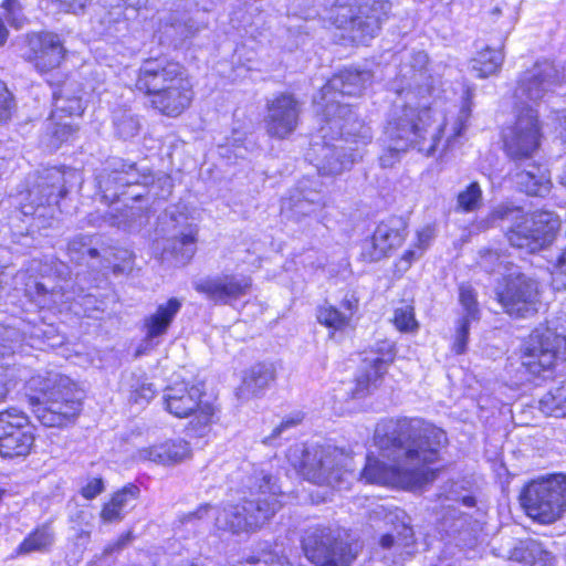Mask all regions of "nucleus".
Returning a JSON list of instances; mask_svg holds the SVG:
<instances>
[{
  "label": "nucleus",
  "mask_w": 566,
  "mask_h": 566,
  "mask_svg": "<svg viewBox=\"0 0 566 566\" xmlns=\"http://www.w3.org/2000/svg\"><path fill=\"white\" fill-rule=\"evenodd\" d=\"M18 385L15 368L8 364H0V403L4 402Z\"/></svg>",
  "instance_id": "nucleus-38"
},
{
  "label": "nucleus",
  "mask_w": 566,
  "mask_h": 566,
  "mask_svg": "<svg viewBox=\"0 0 566 566\" xmlns=\"http://www.w3.org/2000/svg\"><path fill=\"white\" fill-rule=\"evenodd\" d=\"M84 112L85 104L82 97L77 95H70L62 99V104L53 111L51 116L57 120H62L64 118L82 117ZM77 125L56 122L54 123L52 135L60 140H66L69 137L77 133Z\"/></svg>",
  "instance_id": "nucleus-25"
},
{
  "label": "nucleus",
  "mask_w": 566,
  "mask_h": 566,
  "mask_svg": "<svg viewBox=\"0 0 566 566\" xmlns=\"http://www.w3.org/2000/svg\"><path fill=\"white\" fill-rule=\"evenodd\" d=\"M506 256L507 253L504 251L486 248L480 251V263L485 272L494 273L501 269L507 268L505 262Z\"/></svg>",
  "instance_id": "nucleus-36"
},
{
  "label": "nucleus",
  "mask_w": 566,
  "mask_h": 566,
  "mask_svg": "<svg viewBox=\"0 0 566 566\" xmlns=\"http://www.w3.org/2000/svg\"><path fill=\"white\" fill-rule=\"evenodd\" d=\"M181 307L182 301L175 296L158 304L155 311L144 318L145 337L154 339L167 334Z\"/></svg>",
  "instance_id": "nucleus-23"
},
{
  "label": "nucleus",
  "mask_w": 566,
  "mask_h": 566,
  "mask_svg": "<svg viewBox=\"0 0 566 566\" xmlns=\"http://www.w3.org/2000/svg\"><path fill=\"white\" fill-rule=\"evenodd\" d=\"M391 323L400 333H416L419 329V323L416 318L413 302L400 300V305L394 310Z\"/></svg>",
  "instance_id": "nucleus-33"
},
{
  "label": "nucleus",
  "mask_w": 566,
  "mask_h": 566,
  "mask_svg": "<svg viewBox=\"0 0 566 566\" xmlns=\"http://www.w3.org/2000/svg\"><path fill=\"white\" fill-rule=\"evenodd\" d=\"M298 473L304 480L316 485L329 484L334 475L331 457L304 458L298 465Z\"/></svg>",
  "instance_id": "nucleus-30"
},
{
  "label": "nucleus",
  "mask_w": 566,
  "mask_h": 566,
  "mask_svg": "<svg viewBox=\"0 0 566 566\" xmlns=\"http://www.w3.org/2000/svg\"><path fill=\"white\" fill-rule=\"evenodd\" d=\"M421 254H418V250L413 247L411 249H407L403 251V253L399 256V259L395 262V268L399 272H406L408 271L413 262L420 256Z\"/></svg>",
  "instance_id": "nucleus-47"
},
{
  "label": "nucleus",
  "mask_w": 566,
  "mask_h": 566,
  "mask_svg": "<svg viewBox=\"0 0 566 566\" xmlns=\"http://www.w3.org/2000/svg\"><path fill=\"white\" fill-rule=\"evenodd\" d=\"M157 389L154 384L139 381L133 386L129 392V400L133 403H148L155 398Z\"/></svg>",
  "instance_id": "nucleus-41"
},
{
  "label": "nucleus",
  "mask_w": 566,
  "mask_h": 566,
  "mask_svg": "<svg viewBox=\"0 0 566 566\" xmlns=\"http://www.w3.org/2000/svg\"><path fill=\"white\" fill-rule=\"evenodd\" d=\"M402 528H403V531L407 533V535H406V536L411 538V541H410V542H406V545H408V544H410V543H413V538H412V537H413V532H412V528H411V527H409V526H407V525H402Z\"/></svg>",
  "instance_id": "nucleus-56"
},
{
  "label": "nucleus",
  "mask_w": 566,
  "mask_h": 566,
  "mask_svg": "<svg viewBox=\"0 0 566 566\" xmlns=\"http://www.w3.org/2000/svg\"><path fill=\"white\" fill-rule=\"evenodd\" d=\"M163 408L172 418L187 419L185 431L195 439L207 437L222 418L219 398L208 392L203 381L181 379L166 386Z\"/></svg>",
  "instance_id": "nucleus-5"
},
{
  "label": "nucleus",
  "mask_w": 566,
  "mask_h": 566,
  "mask_svg": "<svg viewBox=\"0 0 566 566\" xmlns=\"http://www.w3.org/2000/svg\"><path fill=\"white\" fill-rule=\"evenodd\" d=\"M142 198H143V196H142V195H137V196H134V197H133V200L138 201V200H140Z\"/></svg>",
  "instance_id": "nucleus-60"
},
{
  "label": "nucleus",
  "mask_w": 566,
  "mask_h": 566,
  "mask_svg": "<svg viewBox=\"0 0 566 566\" xmlns=\"http://www.w3.org/2000/svg\"><path fill=\"white\" fill-rule=\"evenodd\" d=\"M459 303L461 304L464 315L461 318L478 322L481 317L478 294L469 284L459 285Z\"/></svg>",
  "instance_id": "nucleus-34"
},
{
  "label": "nucleus",
  "mask_w": 566,
  "mask_h": 566,
  "mask_svg": "<svg viewBox=\"0 0 566 566\" xmlns=\"http://www.w3.org/2000/svg\"><path fill=\"white\" fill-rule=\"evenodd\" d=\"M209 507H210L209 504H203V505L198 506L193 512H190L187 515V520L200 518L201 517V512L202 511H208Z\"/></svg>",
  "instance_id": "nucleus-53"
},
{
  "label": "nucleus",
  "mask_w": 566,
  "mask_h": 566,
  "mask_svg": "<svg viewBox=\"0 0 566 566\" xmlns=\"http://www.w3.org/2000/svg\"><path fill=\"white\" fill-rule=\"evenodd\" d=\"M153 182L154 175L150 170H139L135 161L118 159L112 167L107 168L103 175L102 199L111 205L118 201L124 195V191H114L108 195V191L112 189H124L129 186L148 187L153 185Z\"/></svg>",
  "instance_id": "nucleus-20"
},
{
  "label": "nucleus",
  "mask_w": 566,
  "mask_h": 566,
  "mask_svg": "<svg viewBox=\"0 0 566 566\" xmlns=\"http://www.w3.org/2000/svg\"><path fill=\"white\" fill-rule=\"evenodd\" d=\"M548 73L544 70H539L537 72L527 75L525 80L521 81L520 85L523 87V91L528 92L532 88H539L546 83L548 78Z\"/></svg>",
  "instance_id": "nucleus-45"
},
{
  "label": "nucleus",
  "mask_w": 566,
  "mask_h": 566,
  "mask_svg": "<svg viewBox=\"0 0 566 566\" xmlns=\"http://www.w3.org/2000/svg\"><path fill=\"white\" fill-rule=\"evenodd\" d=\"M360 297L354 290L347 291L340 301V308L334 304L324 303L316 307V322L327 328L331 334L352 327L353 317L357 314Z\"/></svg>",
  "instance_id": "nucleus-21"
},
{
  "label": "nucleus",
  "mask_w": 566,
  "mask_h": 566,
  "mask_svg": "<svg viewBox=\"0 0 566 566\" xmlns=\"http://www.w3.org/2000/svg\"><path fill=\"white\" fill-rule=\"evenodd\" d=\"M191 455L190 443L181 438L167 439L139 450V457L144 461L166 467L179 464Z\"/></svg>",
  "instance_id": "nucleus-22"
},
{
  "label": "nucleus",
  "mask_w": 566,
  "mask_h": 566,
  "mask_svg": "<svg viewBox=\"0 0 566 566\" xmlns=\"http://www.w3.org/2000/svg\"><path fill=\"white\" fill-rule=\"evenodd\" d=\"M403 228L389 221H380L374 231L360 240L358 260L363 263H377L390 258L406 241Z\"/></svg>",
  "instance_id": "nucleus-18"
},
{
  "label": "nucleus",
  "mask_w": 566,
  "mask_h": 566,
  "mask_svg": "<svg viewBox=\"0 0 566 566\" xmlns=\"http://www.w3.org/2000/svg\"><path fill=\"white\" fill-rule=\"evenodd\" d=\"M455 210L461 213H471L482 207L483 190L476 180L471 181L464 189L458 192Z\"/></svg>",
  "instance_id": "nucleus-32"
},
{
  "label": "nucleus",
  "mask_w": 566,
  "mask_h": 566,
  "mask_svg": "<svg viewBox=\"0 0 566 566\" xmlns=\"http://www.w3.org/2000/svg\"><path fill=\"white\" fill-rule=\"evenodd\" d=\"M530 168L515 172L517 190L528 197H545L553 187L549 171L539 163H532Z\"/></svg>",
  "instance_id": "nucleus-24"
},
{
  "label": "nucleus",
  "mask_w": 566,
  "mask_h": 566,
  "mask_svg": "<svg viewBox=\"0 0 566 566\" xmlns=\"http://www.w3.org/2000/svg\"><path fill=\"white\" fill-rule=\"evenodd\" d=\"M80 537H85V538H88L90 537V532H84L82 531L80 534H78Z\"/></svg>",
  "instance_id": "nucleus-59"
},
{
  "label": "nucleus",
  "mask_w": 566,
  "mask_h": 566,
  "mask_svg": "<svg viewBox=\"0 0 566 566\" xmlns=\"http://www.w3.org/2000/svg\"><path fill=\"white\" fill-rule=\"evenodd\" d=\"M135 538L134 533L132 530H127L124 533H122L116 539L108 543L104 549L103 553L105 555H111L113 553L120 552L123 548H125L133 539Z\"/></svg>",
  "instance_id": "nucleus-44"
},
{
  "label": "nucleus",
  "mask_w": 566,
  "mask_h": 566,
  "mask_svg": "<svg viewBox=\"0 0 566 566\" xmlns=\"http://www.w3.org/2000/svg\"><path fill=\"white\" fill-rule=\"evenodd\" d=\"M22 60L40 75L59 70L67 59V49L54 31H29L22 38Z\"/></svg>",
  "instance_id": "nucleus-15"
},
{
  "label": "nucleus",
  "mask_w": 566,
  "mask_h": 566,
  "mask_svg": "<svg viewBox=\"0 0 566 566\" xmlns=\"http://www.w3.org/2000/svg\"><path fill=\"white\" fill-rule=\"evenodd\" d=\"M0 9L10 27L15 30L21 29L28 21L24 15V6L22 0H1Z\"/></svg>",
  "instance_id": "nucleus-35"
},
{
  "label": "nucleus",
  "mask_w": 566,
  "mask_h": 566,
  "mask_svg": "<svg viewBox=\"0 0 566 566\" xmlns=\"http://www.w3.org/2000/svg\"><path fill=\"white\" fill-rule=\"evenodd\" d=\"M66 193H67V189H66L64 186H62V187L59 189V191H57L56 199H55L54 203H55L56 206H59V205H60V201H61V200L66 196Z\"/></svg>",
  "instance_id": "nucleus-55"
},
{
  "label": "nucleus",
  "mask_w": 566,
  "mask_h": 566,
  "mask_svg": "<svg viewBox=\"0 0 566 566\" xmlns=\"http://www.w3.org/2000/svg\"><path fill=\"white\" fill-rule=\"evenodd\" d=\"M301 547L313 566H350L361 551L357 539L344 538L326 526L307 531Z\"/></svg>",
  "instance_id": "nucleus-11"
},
{
  "label": "nucleus",
  "mask_w": 566,
  "mask_h": 566,
  "mask_svg": "<svg viewBox=\"0 0 566 566\" xmlns=\"http://www.w3.org/2000/svg\"><path fill=\"white\" fill-rule=\"evenodd\" d=\"M253 287L250 275L223 273L206 277L195 284V290L214 304L228 305L247 296Z\"/></svg>",
  "instance_id": "nucleus-19"
},
{
  "label": "nucleus",
  "mask_w": 566,
  "mask_h": 566,
  "mask_svg": "<svg viewBox=\"0 0 566 566\" xmlns=\"http://www.w3.org/2000/svg\"><path fill=\"white\" fill-rule=\"evenodd\" d=\"M304 419L302 413L284 418L273 430L272 436H279L284 430L298 426Z\"/></svg>",
  "instance_id": "nucleus-48"
},
{
  "label": "nucleus",
  "mask_w": 566,
  "mask_h": 566,
  "mask_svg": "<svg viewBox=\"0 0 566 566\" xmlns=\"http://www.w3.org/2000/svg\"><path fill=\"white\" fill-rule=\"evenodd\" d=\"M396 146L385 148L378 157L379 166L384 169L392 168L398 164L402 155L410 149H415L411 145H408L407 140H400Z\"/></svg>",
  "instance_id": "nucleus-37"
},
{
  "label": "nucleus",
  "mask_w": 566,
  "mask_h": 566,
  "mask_svg": "<svg viewBox=\"0 0 566 566\" xmlns=\"http://www.w3.org/2000/svg\"><path fill=\"white\" fill-rule=\"evenodd\" d=\"M460 502H461V504H463L464 506H468V507H473L476 504V500L472 495L462 496Z\"/></svg>",
  "instance_id": "nucleus-54"
},
{
  "label": "nucleus",
  "mask_w": 566,
  "mask_h": 566,
  "mask_svg": "<svg viewBox=\"0 0 566 566\" xmlns=\"http://www.w3.org/2000/svg\"><path fill=\"white\" fill-rule=\"evenodd\" d=\"M264 127L272 139L291 137L301 123L302 103L293 93L280 92L265 104Z\"/></svg>",
  "instance_id": "nucleus-16"
},
{
  "label": "nucleus",
  "mask_w": 566,
  "mask_h": 566,
  "mask_svg": "<svg viewBox=\"0 0 566 566\" xmlns=\"http://www.w3.org/2000/svg\"><path fill=\"white\" fill-rule=\"evenodd\" d=\"M387 3V0H334L328 8V19L339 30L361 40L371 39L381 28Z\"/></svg>",
  "instance_id": "nucleus-10"
},
{
  "label": "nucleus",
  "mask_w": 566,
  "mask_h": 566,
  "mask_svg": "<svg viewBox=\"0 0 566 566\" xmlns=\"http://www.w3.org/2000/svg\"><path fill=\"white\" fill-rule=\"evenodd\" d=\"M553 279L558 282L562 289L566 290V247L556 259Z\"/></svg>",
  "instance_id": "nucleus-46"
},
{
  "label": "nucleus",
  "mask_w": 566,
  "mask_h": 566,
  "mask_svg": "<svg viewBox=\"0 0 566 566\" xmlns=\"http://www.w3.org/2000/svg\"><path fill=\"white\" fill-rule=\"evenodd\" d=\"M378 455L369 452L358 479L365 484L420 490L433 483L443 467H432L448 444L443 429L420 418H398L390 432L375 434Z\"/></svg>",
  "instance_id": "nucleus-1"
},
{
  "label": "nucleus",
  "mask_w": 566,
  "mask_h": 566,
  "mask_svg": "<svg viewBox=\"0 0 566 566\" xmlns=\"http://www.w3.org/2000/svg\"><path fill=\"white\" fill-rule=\"evenodd\" d=\"M129 91L147 109L168 119L186 115L196 102V83L187 66L166 53L143 59Z\"/></svg>",
  "instance_id": "nucleus-2"
},
{
  "label": "nucleus",
  "mask_w": 566,
  "mask_h": 566,
  "mask_svg": "<svg viewBox=\"0 0 566 566\" xmlns=\"http://www.w3.org/2000/svg\"><path fill=\"white\" fill-rule=\"evenodd\" d=\"M24 389L32 413L44 428H69L83 411V400L76 384L64 375L35 373L27 379Z\"/></svg>",
  "instance_id": "nucleus-3"
},
{
  "label": "nucleus",
  "mask_w": 566,
  "mask_h": 566,
  "mask_svg": "<svg viewBox=\"0 0 566 566\" xmlns=\"http://www.w3.org/2000/svg\"><path fill=\"white\" fill-rule=\"evenodd\" d=\"M378 543L381 548L390 549L395 544V536L390 533L382 534L379 537Z\"/></svg>",
  "instance_id": "nucleus-51"
},
{
  "label": "nucleus",
  "mask_w": 566,
  "mask_h": 566,
  "mask_svg": "<svg viewBox=\"0 0 566 566\" xmlns=\"http://www.w3.org/2000/svg\"><path fill=\"white\" fill-rule=\"evenodd\" d=\"M492 221L512 220L504 237L510 247L528 254L537 253L549 247L560 229V218L547 210L525 212L514 205L497 206L490 212Z\"/></svg>",
  "instance_id": "nucleus-6"
},
{
  "label": "nucleus",
  "mask_w": 566,
  "mask_h": 566,
  "mask_svg": "<svg viewBox=\"0 0 566 566\" xmlns=\"http://www.w3.org/2000/svg\"><path fill=\"white\" fill-rule=\"evenodd\" d=\"M87 254L91 256V258H97L99 255V252L97 249L95 248H90L87 250Z\"/></svg>",
  "instance_id": "nucleus-58"
},
{
  "label": "nucleus",
  "mask_w": 566,
  "mask_h": 566,
  "mask_svg": "<svg viewBox=\"0 0 566 566\" xmlns=\"http://www.w3.org/2000/svg\"><path fill=\"white\" fill-rule=\"evenodd\" d=\"M505 36L496 48L485 45L470 60L471 70L478 78H488L500 73L505 59Z\"/></svg>",
  "instance_id": "nucleus-27"
},
{
  "label": "nucleus",
  "mask_w": 566,
  "mask_h": 566,
  "mask_svg": "<svg viewBox=\"0 0 566 566\" xmlns=\"http://www.w3.org/2000/svg\"><path fill=\"white\" fill-rule=\"evenodd\" d=\"M276 380V370L273 364L258 361L247 368L242 376V385L253 395H260L270 388Z\"/></svg>",
  "instance_id": "nucleus-29"
},
{
  "label": "nucleus",
  "mask_w": 566,
  "mask_h": 566,
  "mask_svg": "<svg viewBox=\"0 0 566 566\" xmlns=\"http://www.w3.org/2000/svg\"><path fill=\"white\" fill-rule=\"evenodd\" d=\"M463 117L459 118L453 132L446 136L448 120L437 119V111L431 105H408L401 107V116L387 125L388 138L394 144L407 140L419 153L432 156L437 150H446L467 128L471 115L470 103L463 107Z\"/></svg>",
  "instance_id": "nucleus-4"
},
{
  "label": "nucleus",
  "mask_w": 566,
  "mask_h": 566,
  "mask_svg": "<svg viewBox=\"0 0 566 566\" xmlns=\"http://www.w3.org/2000/svg\"><path fill=\"white\" fill-rule=\"evenodd\" d=\"M367 72L355 67H343L335 72L321 88L324 104L321 114L325 123L334 120H347L353 115V106L338 102H329L335 94L348 97H357L366 90Z\"/></svg>",
  "instance_id": "nucleus-14"
},
{
  "label": "nucleus",
  "mask_w": 566,
  "mask_h": 566,
  "mask_svg": "<svg viewBox=\"0 0 566 566\" xmlns=\"http://www.w3.org/2000/svg\"><path fill=\"white\" fill-rule=\"evenodd\" d=\"M518 503L531 520L548 525L566 513V474L549 473L531 479L518 493Z\"/></svg>",
  "instance_id": "nucleus-8"
},
{
  "label": "nucleus",
  "mask_w": 566,
  "mask_h": 566,
  "mask_svg": "<svg viewBox=\"0 0 566 566\" xmlns=\"http://www.w3.org/2000/svg\"><path fill=\"white\" fill-rule=\"evenodd\" d=\"M515 355L525 379L542 385L553 380L566 363V335L548 326H536L521 338Z\"/></svg>",
  "instance_id": "nucleus-7"
},
{
  "label": "nucleus",
  "mask_w": 566,
  "mask_h": 566,
  "mask_svg": "<svg viewBox=\"0 0 566 566\" xmlns=\"http://www.w3.org/2000/svg\"><path fill=\"white\" fill-rule=\"evenodd\" d=\"M36 426L21 408L9 406L0 410V458L24 461L35 452Z\"/></svg>",
  "instance_id": "nucleus-12"
},
{
  "label": "nucleus",
  "mask_w": 566,
  "mask_h": 566,
  "mask_svg": "<svg viewBox=\"0 0 566 566\" xmlns=\"http://www.w3.org/2000/svg\"><path fill=\"white\" fill-rule=\"evenodd\" d=\"M486 22L493 29L503 32L502 36L506 38L513 25V18L511 14H504L501 8L495 7L489 11Z\"/></svg>",
  "instance_id": "nucleus-40"
},
{
  "label": "nucleus",
  "mask_w": 566,
  "mask_h": 566,
  "mask_svg": "<svg viewBox=\"0 0 566 566\" xmlns=\"http://www.w3.org/2000/svg\"><path fill=\"white\" fill-rule=\"evenodd\" d=\"M179 247L193 245L198 240L196 229H191L187 233H181L172 239Z\"/></svg>",
  "instance_id": "nucleus-50"
},
{
  "label": "nucleus",
  "mask_w": 566,
  "mask_h": 566,
  "mask_svg": "<svg viewBox=\"0 0 566 566\" xmlns=\"http://www.w3.org/2000/svg\"><path fill=\"white\" fill-rule=\"evenodd\" d=\"M10 36V31L6 24V21L2 17H0V48L3 46Z\"/></svg>",
  "instance_id": "nucleus-52"
},
{
  "label": "nucleus",
  "mask_w": 566,
  "mask_h": 566,
  "mask_svg": "<svg viewBox=\"0 0 566 566\" xmlns=\"http://www.w3.org/2000/svg\"><path fill=\"white\" fill-rule=\"evenodd\" d=\"M558 182H559V185H562L564 188H566V165L564 166L563 171H562V174L559 175Z\"/></svg>",
  "instance_id": "nucleus-57"
},
{
  "label": "nucleus",
  "mask_w": 566,
  "mask_h": 566,
  "mask_svg": "<svg viewBox=\"0 0 566 566\" xmlns=\"http://www.w3.org/2000/svg\"><path fill=\"white\" fill-rule=\"evenodd\" d=\"M13 107V96L7 84L0 81V122H6L11 117Z\"/></svg>",
  "instance_id": "nucleus-42"
},
{
  "label": "nucleus",
  "mask_w": 566,
  "mask_h": 566,
  "mask_svg": "<svg viewBox=\"0 0 566 566\" xmlns=\"http://www.w3.org/2000/svg\"><path fill=\"white\" fill-rule=\"evenodd\" d=\"M538 410L545 417L566 419V379L552 387L541 397Z\"/></svg>",
  "instance_id": "nucleus-31"
},
{
  "label": "nucleus",
  "mask_w": 566,
  "mask_h": 566,
  "mask_svg": "<svg viewBox=\"0 0 566 566\" xmlns=\"http://www.w3.org/2000/svg\"><path fill=\"white\" fill-rule=\"evenodd\" d=\"M471 322L472 321H468V318L459 319L458 326L455 328L453 343L451 346V350L453 354L463 355L467 352Z\"/></svg>",
  "instance_id": "nucleus-39"
},
{
  "label": "nucleus",
  "mask_w": 566,
  "mask_h": 566,
  "mask_svg": "<svg viewBox=\"0 0 566 566\" xmlns=\"http://www.w3.org/2000/svg\"><path fill=\"white\" fill-rule=\"evenodd\" d=\"M545 139L539 111L527 103L513 106V119L501 129L502 149L513 161L528 160L541 149Z\"/></svg>",
  "instance_id": "nucleus-9"
},
{
  "label": "nucleus",
  "mask_w": 566,
  "mask_h": 566,
  "mask_svg": "<svg viewBox=\"0 0 566 566\" xmlns=\"http://www.w3.org/2000/svg\"><path fill=\"white\" fill-rule=\"evenodd\" d=\"M542 293L537 280L517 272L501 277L495 289V301L507 316L521 319L538 313Z\"/></svg>",
  "instance_id": "nucleus-13"
},
{
  "label": "nucleus",
  "mask_w": 566,
  "mask_h": 566,
  "mask_svg": "<svg viewBox=\"0 0 566 566\" xmlns=\"http://www.w3.org/2000/svg\"><path fill=\"white\" fill-rule=\"evenodd\" d=\"M105 490L104 481L101 476L90 479L80 490V494L85 500H93Z\"/></svg>",
  "instance_id": "nucleus-43"
},
{
  "label": "nucleus",
  "mask_w": 566,
  "mask_h": 566,
  "mask_svg": "<svg viewBox=\"0 0 566 566\" xmlns=\"http://www.w3.org/2000/svg\"><path fill=\"white\" fill-rule=\"evenodd\" d=\"M140 496L139 486L129 482L120 489L114 491L109 499L102 504L99 517L103 523L120 522L125 517V507L129 501H135Z\"/></svg>",
  "instance_id": "nucleus-26"
},
{
  "label": "nucleus",
  "mask_w": 566,
  "mask_h": 566,
  "mask_svg": "<svg viewBox=\"0 0 566 566\" xmlns=\"http://www.w3.org/2000/svg\"><path fill=\"white\" fill-rule=\"evenodd\" d=\"M371 353L375 357L365 359V367L354 378L355 397H366L384 385L388 368L396 361L397 346L394 342L381 339L371 348Z\"/></svg>",
  "instance_id": "nucleus-17"
},
{
  "label": "nucleus",
  "mask_w": 566,
  "mask_h": 566,
  "mask_svg": "<svg viewBox=\"0 0 566 566\" xmlns=\"http://www.w3.org/2000/svg\"><path fill=\"white\" fill-rule=\"evenodd\" d=\"M54 543V532L51 522L34 526L15 547L12 557L29 555L34 552H48Z\"/></svg>",
  "instance_id": "nucleus-28"
},
{
  "label": "nucleus",
  "mask_w": 566,
  "mask_h": 566,
  "mask_svg": "<svg viewBox=\"0 0 566 566\" xmlns=\"http://www.w3.org/2000/svg\"><path fill=\"white\" fill-rule=\"evenodd\" d=\"M52 195H53V193H52V191H51V190H50V191H48V192L45 193V196H46L48 198H49V197H51ZM48 205H50V201H49V200H48Z\"/></svg>",
  "instance_id": "nucleus-61"
},
{
  "label": "nucleus",
  "mask_w": 566,
  "mask_h": 566,
  "mask_svg": "<svg viewBox=\"0 0 566 566\" xmlns=\"http://www.w3.org/2000/svg\"><path fill=\"white\" fill-rule=\"evenodd\" d=\"M432 238V231L430 229H423L417 232L413 248L418 250V254H422L428 248L429 242Z\"/></svg>",
  "instance_id": "nucleus-49"
}]
</instances>
